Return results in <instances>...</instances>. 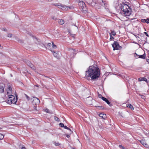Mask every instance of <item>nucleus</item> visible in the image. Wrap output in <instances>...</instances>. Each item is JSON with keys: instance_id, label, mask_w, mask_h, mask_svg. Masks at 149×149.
I'll return each instance as SVG.
<instances>
[{"instance_id": "1", "label": "nucleus", "mask_w": 149, "mask_h": 149, "mask_svg": "<svg viewBox=\"0 0 149 149\" xmlns=\"http://www.w3.org/2000/svg\"><path fill=\"white\" fill-rule=\"evenodd\" d=\"M86 75L90 77L92 79H96L99 77L100 74V71L98 68L95 66H89L88 70L86 72Z\"/></svg>"}, {"instance_id": "2", "label": "nucleus", "mask_w": 149, "mask_h": 149, "mask_svg": "<svg viewBox=\"0 0 149 149\" xmlns=\"http://www.w3.org/2000/svg\"><path fill=\"white\" fill-rule=\"evenodd\" d=\"M121 9L122 10V13H123L125 16H129L131 14V8L126 4H123Z\"/></svg>"}, {"instance_id": "3", "label": "nucleus", "mask_w": 149, "mask_h": 149, "mask_svg": "<svg viewBox=\"0 0 149 149\" xmlns=\"http://www.w3.org/2000/svg\"><path fill=\"white\" fill-rule=\"evenodd\" d=\"M8 96L9 97L6 100V102L9 104H15L17 102V100L15 99V96L12 95H9Z\"/></svg>"}, {"instance_id": "4", "label": "nucleus", "mask_w": 149, "mask_h": 149, "mask_svg": "<svg viewBox=\"0 0 149 149\" xmlns=\"http://www.w3.org/2000/svg\"><path fill=\"white\" fill-rule=\"evenodd\" d=\"M112 46L113 48V50H118L119 49V48L120 47L118 43L116 41H114V43L112 44Z\"/></svg>"}, {"instance_id": "5", "label": "nucleus", "mask_w": 149, "mask_h": 149, "mask_svg": "<svg viewBox=\"0 0 149 149\" xmlns=\"http://www.w3.org/2000/svg\"><path fill=\"white\" fill-rule=\"evenodd\" d=\"M55 5L57 6L58 8L61 9H62L65 7L67 8L68 9V8H70V7L69 6H67L65 5H63L60 3H56Z\"/></svg>"}, {"instance_id": "6", "label": "nucleus", "mask_w": 149, "mask_h": 149, "mask_svg": "<svg viewBox=\"0 0 149 149\" xmlns=\"http://www.w3.org/2000/svg\"><path fill=\"white\" fill-rule=\"evenodd\" d=\"M40 100L37 97H35L33 98L32 103L34 105H37L39 104L40 103Z\"/></svg>"}, {"instance_id": "7", "label": "nucleus", "mask_w": 149, "mask_h": 149, "mask_svg": "<svg viewBox=\"0 0 149 149\" xmlns=\"http://www.w3.org/2000/svg\"><path fill=\"white\" fill-rule=\"evenodd\" d=\"M78 5L82 9H84L86 7V5L84 3L83 1H79L78 3Z\"/></svg>"}, {"instance_id": "8", "label": "nucleus", "mask_w": 149, "mask_h": 149, "mask_svg": "<svg viewBox=\"0 0 149 149\" xmlns=\"http://www.w3.org/2000/svg\"><path fill=\"white\" fill-rule=\"evenodd\" d=\"M7 94L9 95H11L12 94V87L10 85L8 86V88L7 89Z\"/></svg>"}, {"instance_id": "9", "label": "nucleus", "mask_w": 149, "mask_h": 149, "mask_svg": "<svg viewBox=\"0 0 149 149\" xmlns=\"http://www.w3.org/2000/svg\"><path fill=\"white\" fill-rule=\"evenodd\" d=\"M102 99L103 101L106 102L107 104H109V106H111L112 104H110V102L106 98L104 97H102Z\"/></svg>"}, {"instance_id": "10", "label": "nucleus", "mask_w": 149, "mask_h": 149, "mask_svg": "<svg viewBox=\"0 0 149 149\" xmlns=\"http://www.w3.org/2000/svg\"><path fill=\"white\" fill-rule=\"evenodd\" d=\"M138 79L139 81H145L146 83H148V81H147V79L145 77H140Z\"/></svg>"}, {"instance_id": "11", "label": "nucleus", "mask_w": 149, "mask_h": 149, "mask_svg": "<svg viewBox=\"0 0 149 149\" xmlns=\"http://www.w3.org/2000/svg\"><path fill=\"white\" fill-rule=\"evenodd\" d=\"M99 116L102 118L104 119H105L106 118V115L103 113H100L99 114Z\"/></svg>"}, {"instance_id": "12", "label": "nucleus", "mask_w": 149, "mask_h": 149, "mask_svg": "<svg viewBox=\"0 0 149 149\" xmlns=\"http://www.w3.org/2000/svg\"><path fill=\"white\" fill-rule=\"evenodd\" d=\"M4 91V85H0V93H2Z\"/></svg>"}, {"instance_id": "13", "label": "nucleus", "mask_w": 149, "mask_h": 149, "mask_svg": "<svg viewBox=\"0 0 149 149\" xmlns=\"http://www.w3.org/2000/svg\"><path fill=\"white\" fill-rule=\"evenodd\" d=\"M141 22H146L147 24L149 23V19L147 18L146 19H142Z\"/></svg>"}, {"instance_id": "14", "label": "nucleus", "mask_w": 149, "mask_h": 149, "mask_svg": "<svg viewBox=\"0 0 149 149\" xmlns=\"http://www.w3.org/2000/svg\"><path fill=\"white\" fill-rule=\"evenodd\" d=\"M58 23L61 25H62L64 23V20L62 19H59L58 20Z\"/></svg>"}, {"instance_id": "15", "label": "nucleus", "mask_w": 149, "mask_h": 149, "mask_svg": "<svg viewBox=\"0 0 149 149\" xmlns=\"http://www.w3.org/2000/svg\"><path fill=\"white\" fill-rule=\"evenodd\" d=\"M34 40L36 44H38L40 42V40L36 38L35 37L34 38Z\"/></svg>"}, {"instance_id": "16", "label": "nucleus", "mask_w": 149, "mask_h": 149, "mask_svg": "<svg viewBox=\"0 0 149 149\" xmlns=\"http://www.w3.org/2000/svg\"><path fill=\"white\" fill-rule=\"evenodd\" d=\"M27 65H29L30 67H31V68H32L33 70H35V67L32 63L30 64V65H29L27 63Z\"/></svg>"}, {"instance_id": "17", "label": "nucleus", "mask_w": 149, "mask_h": 149, "mask_svg": "<svg viewBox=\"0 0 149 149\" xmlns=\"http://www.w3.org/2000/svg\"><path fill=\"white\" fill-rule=\"evenodd\" d=\"M127 107H129L132 110L134 109L132 105L131 104H129L128 105L127 104Z\"/></svg>"}, {"instance_id": "18", "label": "nucleus", "mask_w": 149, "mask_h": 149, "mask_svg": "<svg viewBox=\"0 0 149 149\" xmlns=\"http://www.w3.org/2000/svg\"><path fill=\"white\" fill-rule=\"evenodd\" d=\"M140 141L143 145L144 144L146 143L144 139H142Z\"/></svg>"}, {"instance_id": "19", "label": "nucleus", "mask_w": 149, "mask_h": 149, "mask_svg": "<svg viewBox=\"0 0 149 149\" xmlns=\"http://www.w3.org/2000/svg\"><path fill=\"white\" fill-rule=\"evenodd\" d=\"M64 127L65 129L68 130H70V134H71V133H72V131L68 127H67L66 126H64Z\"/></svg>"}, {"instance_id": "20", "label": "nucleus", "mask_w": 149, "mask_h": 149, "mask_svg": "<svg viewBox=\"0 0 149 149\" xmlns=\"http://www.w3.org/2000/svg\"><path fill=\"white\" fill-rule=\"evenodd\" d=\"M52 52H53V55L54 56L56 57H57L58 56V54L57 53H56L54 51L52 50H51Z\"/></svg>"}, {"instance_id": "21", "label": "nucleus", "mask_w": 149, "mask_h": 149, "mask_svg": "<svg viewBox=\"0 0 149 149\" xmlns=\"http://www.w3.org/2000/svg\"><path fill=\"white\" fill-rule=\"evenodd\" d=\"M139 56V58H142L143 59H144L145 58L146 55H145V54H143V55H140V56Z\"/></svg>"}, {"instance_id": "22", "label": "nucleus", "mask_w": 149, "mask_h": 149, "mask_svg": "<svg viewBox=\"0 0 149 149\" xmlns=\"http://www.w3.org/2000/svg\"><path fill=\"white\" fill-rule=\"evenodd\" d=\"M52 47L54 49H56L57 48V46L55 45L53 42H52Z\"/></svg>"}, {"instance_id": "23", "label": "nucleus", "mask_w": 149, "mask_h": 149, "mask_svg": "<svg viewBox=\"0 0 149 149\" xmlns=\"http://www.w3.org/2000/svg\"><path fill=\"white\" fill-rule=\"evenodd\" d=\"M145 147L149 148V146L146 143H145L143 145Z\"/></svg>"}, {"instance_id": "24", "label": "nucleus", "mask_w": 149, "mask_h": 149, "mask_svg": "<svg viewBox=\"0 0 149 149\" xmlns=\"http://www.w3.org/2000/svg\"><path fill=\"white\" fill-rule=\"evenodd\" d=\"M45 111L47 113H51L50 111H49V110L47 109H45Z\"/></svg>"}, {"instance_id": "25", "label": "nucleus", "mask_w": 149, "mask_h": 149, "mask_svg": "<svg viewBox=\"0 0 149 149\" xmlns=\"http://www.w3.org/2000/svg\"><path fill=\"white\" fill-rule=\"evenodd\" d=\"M59 126L61 127H64V124L63 123H60L59 124Z\"/></svg>"}, {"instance_id": "26", "label": "nucleus", "mask_w": 149, "mask_h": 149, "mask_svg": "<svg viewBox=\"0 0 149 149\" xmlns=\"http://www.w3.org/2000/svg\"><path fill=\"white\" fill-rule=\"evenodd\" d=\"M3 135L1 133H0V139H2L3 138Z\"/></svg>"}, {"instance_id": "27", "label": "nucleus", "mask_w": 149, "mask_h": 149, "mask_svg": "<svg viewBox=\"0 0 149 149\" xmlns=\"http://www.w3.org/2000/svg\"><path fill=\"white\" fill-rule=\"evenodd\" d=\"M111 33L113 36H115L116 34V32L113 31H111Z\"/></svg>"}, {"instance_id": "28", "label": "nucleus", "mask_w": 149, "mask_h": 149, "mask_svg": "<svg viewBox=\"0 0 149 149\" xmlns=\"http://www.w3.org/2000/svg\"><path fill=\"white\" fill-rule=\"evenodd\" d=\"M54 118L56 121H59V118L58 117H57L56 116H54Z\"/></svg>"}, {"instance_id": "29", "label": "nucleus", "mask_w": 149, "mask_h": 149, "mask_svg": "<svg viewBox=\"0 0 149 149\" xmlns=\"http://www.w3.org/2000/svg\"><path fill=\"white\" fill-rule=\"evenodd\" d=\"M54 143L55 145L56 146H58L60 145L59 143L58 142L56 143V142H54Z\"/></svg>"}, {"instance_id": "30", "label": "nucleus", "mask_w": 149, "mask_h": 149, "mask_svg": "<svg viewBox=\"0 0 149 149\" xmlns=\"http://www.w3.org/2000/svg\"><path fill=\"white\" fill-rule=\"evenodd\" d=\"M52 46V44L51 43H49L47 44V47H49Z\"/></svg>"}, {"instance_id": "31", "label": "nucleus", "mask_w": 149, "mask_h": 149, "mask_svg": "<svg viewBox=\"0 0 149 149\" xmlns=\"http://www.w3.org/2000/svg\"><path fill=\"white\" fill-rule=\"evenodd\" d=\"M12 36V34L10 33H9L8 35V37H11Z\"/></svg>"}, {"instance_id": "32", "label": "nucleus", "mask_w": 149, "mask_h": 149, "mask_svg": "<svg viewBox=\"0 0 149 149\" xmlns=\"http://www.w3.org/2000/svg\"><path fill=\"white\" fill-rule=\"evenodd\" d=\"M103 3L104 6H105L107 4V3H105L104 1L103 2V1H102V5H103Z\"/></svg>"}, {"instance_id": "33", "label": "nucleus", "mask_w": 149, "mask_h": 149, "mask_svg": "<svg viewBox=\"0 0 149 149\" xmlns=\"http://www.w3.org/2000/svg\"><path fill=\"white\" fill-rule=\"evenodd\" d=\"M27 63H28L29 65H30V64H31V62H30L29 61H26V63L27 64Z\"/></svg>"}, {"instance_id": "34", "label": "nucleus", "mask_w": 149, "mask_h": 149, "mask_svg": "<svg viewBox=\"0 0 149 149\" xmlns=\"http://www.w3.org/2000/svg\"><path fill=\"white\" fill-rule=\"evenodd\" d=\"M144 33L147 36H148V35L146 32H144Z\"/></svg>"}, {"instance_id": "35", "label": "nucleus", "mask_w": 149, "mask_h": 149, "mask_svg": "<svg viewBox=\"0 0 149 149\" xmlns=\"http://www.w3.org/2000/svg\"><path fill=\"white\" fill-rule=\"evenodd\" d=\"M66 136L68 138H69L70 137V135L69 134H66Z\"/></svg>"}, {"instance_id": "36", "label": "nucleus", "mask_w": 149, "mask_h": 149, "mask_svg": "<svg viewBox=\"0 0 149 149\" xmlns=\"http://www.w3.org/2000/svg\"><path fill=\"white\" fill-rule=\"evenodd\" d=\"M98 109H103V107H98Z\"/></svg>"}, {"instance_id": "37", "label": "nucleus", "mask_w": 149, "mask_h": 149, "mask_svg": "<svg viewBox=\"0 0 149 149\" xmlns=\"http://www.w3.org/2000/svg\"><path fill=\"white\" fill-rule=\"evenodd\" d=\"M25 95L26 97V98L28 99L29 100V97L26 95V94H25Z\"/></svg>"}, {"instance_id": "38", "label": "nucleus", "mask_w": 149, "mask_h": 149, "mask_svg": "<svg viewBox=\"0 0 149 149\" xmlns=\"http://www.w3.org/2000/svg\"><path fill=\"white\" fill-rule=\"evenodd\" d=\"M21 149H26V148L25 147L22 146L21 148Z\"/></svg>"}, {"instance_id": "39", "label": "nucleus", "mask_w": 149, "mask_h": 149, "mask_svg": "<svg viewBox=\"0 0 149 149\" xmlns=\"http://www.w3.org/2000/svg\"><path fill=\"white\" fill-rule=\"evenodd\" d=\"M3 30L4 31H6V29L5 28H3Z\"/></svg>"}, {"instance_id": "40", "label": "nucleus", "mask_w": 149, "mask_h": 149, "mask_svg": "<svg viewBox=\"0 0 149 149\" xmlns=\"http://www.w3.org/2000/svg\"><path fill=\"white\" fill-rule=\"evenodd\" d=\"M122 148H123V149H125V148H124V147L123 146H122L121 147Z\"/></svg>"}, {"instance_id": "41", "label": "nucleus", "mask_w": 149, "mask_h": 149, "mask_svg": "<svg viewBox=\"0 0 149 149\" xmlns=\"http://www.w3.org/2000/svg\"><path fill=\"white\" fill-rule=\"evenodd\" d=\"M110 39H111V37H112V36H111V34L110 33Z\"/></svg>"}, {"instance_id": "42", "label": "nucleus", "mask_w": 149, "mask_h": 149, "mask_svg": "<svg viewBox=\"0 0 149 149\" xmlns=\"http://www.w3.org/2000/svg\"><path fill=\"white\" fill-rule=\"evenodd\" d=\"M101 97V98H102V95H100L99 97Z\"/></svg>"}, {"instance_id": "43", "label": "nucleus", "mask_w": 149, "mask_h": 149, "mask_svg": "<svg viewBox=\"0 0 149 149\" xmlns=\"http://www.w3.org/2000/svg\"><path fill=\"white\" fill-rule=\"evenodd\" d=\"M147 61L148 62H149V59H147Z\"/></svg>"}, {"instance_id": "44", "label": "nucleus", "mask_w": 149, "mask_h": 149, "mask_svg": "<svg viewBox=\"0 0 149 149\" xmlns=\"http://www.w3.org/2000/svg\"><path fill=\"white\" fill-rule=\"evenodd\" d=\"M35 108L34 109H35L36 110H37V109H36V107H35Z\"/></svg>"}, {"instance_id": "45", "label": "nucleus", "mask_w": 149, "mask_h": 149, "mask_svg": "<svg viewBox=\"0 0 149 149\" xmlns=\"http://www.w3.org/2000/svg\"><path fill=\"white\" fill-rule=\"evenodd\" d=\"M121 146H121V145H119V147H121Z\"/></svg>"}, {"instance_id": "46", "label": "nucleus", "mask_w": 149, "mask_h": 149, "mask_svg": "<svg viewBox=\"0 0 149 149\" xmlns=\"http://www.w3.org/2000/svg\"><path fill=\"white\" fill-rule=\"evenodd\" d=\"M36 86L37 87H39V85H36Z\"/></svg>"}, {"instance_id": "47", "label": "nucleus", "mask_w": 149, "mask_h": 149, "mask_svg": "<svg viewBox=\"0 0 149 149\" xmlns=\"http://www.w3.org/2000/svg\"><path fill=\"white\" fill-rule=\"evenodd\" d=\"M48 1H52V0H48Z\"/></svg>"}, {"instance_id": "48", "label": "nucleus", "mask_w": 149, "mask_h": 149, "mask_svg": "<svg viewBox=\"0 0 149 149\" xmlns=\"http://www.w3.org/2000/svg\"><path fill=\"white\" fill-rule=\"evenodd\" d=\"M135 54H136V55H137L138 56H139V55H137L136 53H135Z\"/></svg>"}, {"instance_id": "49", "label": "nucleus", "mask_w": 149, "mask_h": 149, "mask_svg": "<svg viewBox=\"0 0 149 149\" xmlns=\"http://www.w3.org/2000/svg\"><path fill=\"white\" fill-rule=\"evenodd\" d=\"M135 54H136V55H137L138 56H139V55H137L136 53H135Z\"/></svg>"}, {"instance_id": "50", "label": "nucleus", "mask_w": 149, "mask_h": 149, "mask_svg": "<svg viewBox=\"0 0 149 149\" xmlns=\"http://www.w3.org/2000/svg\"><path fill=\"white\" fill-rule=\"evenodd\" d=\"M112 38L113 39V37H111V38Z\"/></svg>"}, {"instance_id": "51", "label": "nucleus", "mask_w": 149, "mask_h": 149, "mask_svg": "<svg viewBox=\"0 0 149 149\" xmlns=\"http://www.w3.org/2000/svg\"><path fill=\"white\" fill-rule=\"evenodd\" d=\"M1 44H0V47H1Z\"/></svg>"}]
</instances>
